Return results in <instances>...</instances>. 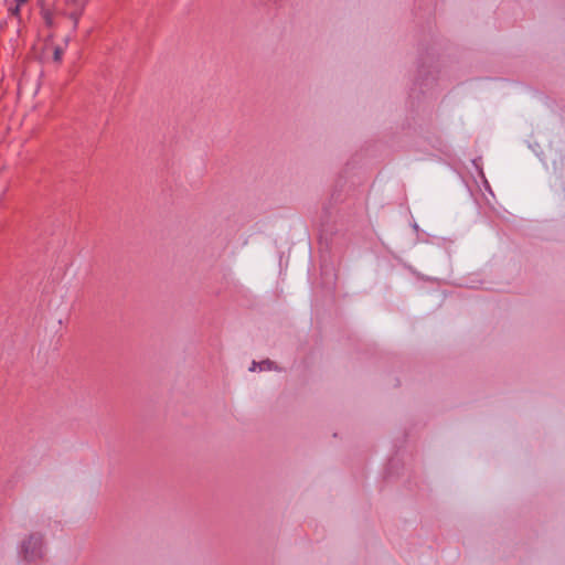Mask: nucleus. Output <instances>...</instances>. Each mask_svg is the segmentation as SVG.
Returning <instances> with one entry per match:
<instances>
[{"label":"nucleus","mask_w":565,"mask_h":565,"mask_svg":"<svg viewBox=\"0 0 565 565\" xmlns=\"http://www.w3.org/2000/svg\"><path fill=\"white\" fill-rule=\"evenodd\" d=\"M19 557L28 563L42 562L46 555V544L41 532H30L18 544Z\"/></svg>","instance_id":"f257e3e1"},{"label":"nucleus","mask_w":565,"mask_h":565,"mask_svg":"<svg viewBox=\"0 0 565 565\" xmlns=\"http://www.w3.org/2000/svg\"><path fill=\"white\" fill-rule=\"evenodd\" d=\"M66 9L61 11L60 14L66 17L73 21V29L75 30L78 25V20L84 11L83 0H67L65 2Z\"/></svg>","instance_id":"f03ea898"},{"label":"nucleus","mask_w":565,"mask_h":565,"mask_svg":"<svg viewBox=\"0 0 565 565\" xmlns=\"http://www.w3.org/2000/svg\"><path fill=\"white\" fill-rule=\"evenodd\" d=\"M41 14L47 26H54V14L50 9L42 7Z\"/></svg>","instance_id":"7ed1b4c3"},{"label":"nucleus","mask_w":565,"mask_h":565,"mask_svg":"<svg viewBox=\"0 0 565 565\" xmlns=\"http://www.w3.org/2000/svg\"><path fill=\"white\" fill-rule=\"evenodd\" d=\"M14 4L9 6L8 11L11 15L18 17L20 13V7L28 0H12Z\"/></svg>","instance_id":"20e7f679"},{"label":"nucleus","mask_w":565,"mask_h":565,"mask_svg":"<svg viewBox=\"0 0 565 565\" xmlns=\"http://www.w3.org/2000/svg\"><path fill=\"white\" fill-rule=\"evenodd\" d=\"M271 365H273V362L266 360V361H263L260 363H256V362H253V365L250 366V371H255L257 367L260 370V371H264V370H270L271 369Z\"/></svg>","instance_id":"39448f33"},{"label":"nucleus","mask_w":565,"mask_h":565,"mask_svg":"<svg viewBox=\"0 0 565 565\" xmlns=\"http://www.w3.org/2000/svg\"><path fill=\"white\" fill-rule=\"evenodd\" d=\"M62 55H63V50L61 47H56L54 50V60L56 62H60L62 60Z\"/></svg>","instance_id":"423d86ee"},{"label":"nucleus","mask_w":565,"mask_h":565,"mask_svg":"<svg viewBox=\"0 0 565 565\" xmlns=\"http://www.w3.org/2000/svg\"><path fill=\"white\" fill-rule=\"evenodd\" d=\"M40 1L42 2L43 0H40Z\"/></svg>","instance_id":"0eeeda50"}]
</instances>
